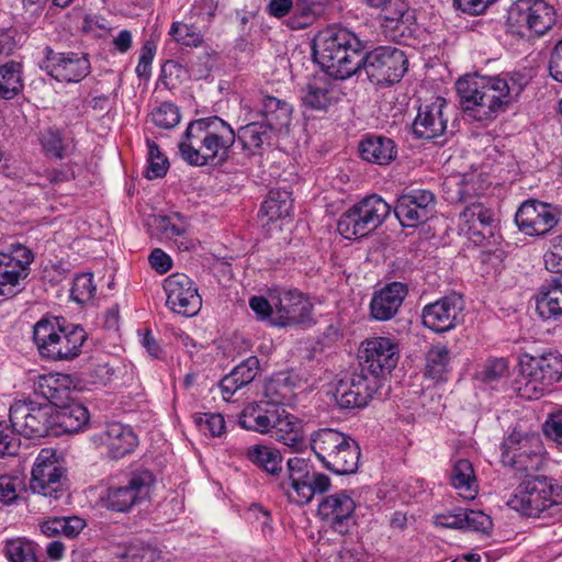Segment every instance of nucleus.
<instances>
[{"mask_svg":"<svg viewBox=\"0 0 562 562\" xmlns=\"http://www.w3.org/2000/svg\"><path fill=\"white\" fill-rule=\"evenodd\" d=\"M525 85L514 76H467L456 83L464 114L488 124L506 112L524 90Z\"/></svg>","mask_w":562,"mask_h":562,"instance_id":"nucleus-1","label":"nucleus"},{"mask_svg":"<svg viewBox=\"0 0 562 562\" xmlns=\"http://www.w3.org/2000/svg\"><path fill=\"white\" fill-rule=\"evenodd\" d=\"M236 140L232 126L218 116H209L189 123L179 151L192 166L218 165L227 160Z\"/></svg>","mask_w":562,"mask_h":562,"instance_id":"nucleus-2","label":"nucleus"},{"mask_svg":"<svg viewBox=\"0 0 562 562\" xmlns=\"http://www.w3.org/2000/svg\"><path fill=\"white\" fill-rule=\"evenodd\" d=\"M362 50V41L340 25L327 26L313 38L314 61L335 79H347L361 70Z\"/></svg>","mask_w":562,"mask_h":562,"instance_id":"nucleus-3","label":"nucleus"},{"mask_svg":"<svg viewBox=\"0 0 562 562\" xmlns=\"http://www.w3.org/2000/svg\"><path fill=\"white\" fill-rule=\"evenodd\" d=\"M557 22V12L552 4L544 0H517L507 11V33L519 38L541 37Z\"/></svg>","mask_w":562,"mask_h":562,"instance_id":"nucleus-4","label":"nucleus"},{"mask_svg":"<svg viewBox=\"0 0 562 562\" xmlns=\"http://www.w3.org/2000/svg\"><path fill=\"white\" fill-rule=\"evenodd\" d=\"M390 212L391 205L380 195H368L340 216L337 229L347 239L364 237L381 226Z\"/></svg>","mask_w":562,"mask_h":562,"instance_id":"nucleus-5","label":"nucleus"},{"mask_svg":"<svg viewBox=\"0 0 562 562\" xmlns=\"http://www.w3.org/2000/svg\"><path fill=\"white\" fill-rule=\"evenodd\" d=\"M286 467L288 479L280 483V487L291 502L306 505L316 494H323L330 488V479L314 470L307 460L293 457L288 460Z\"/></svg>","mask_w":562,"mask_h":562,"instance_id":"nucleus-6","label":"nucleus"},{"mask_svg":"<svg viewBox=\"0 0 562 562\" xmlns=\"http://www.w3.org/2000/svg\"><path fill=\"white\" fill-rule=\"evenodd\" d=\"M502 462L526 476H533L546 463L544 447L539 436L513 431L501 445Z\"/></svg>","mask_w":562,"mask_h":562,"instance_id":"nucleus-7","label":"nucleus"},{"mask_svg":"<svg viewBox=\"0 0 562 562\" xmlns=\"http://www.w3.org/2000/svg\"><path fill=\"white\" fill-rule=\"evenodd\" d=\"M361 69L373 83L390 86L398 82L408 68L405 53L393 46H379L371 52L361 53Z\"/></svg>","mask_w":562,"mask_h":562,"instance_id":"nucleus-8","label":"nucleus"},{"mask_svg":"<svg viewBox=\"0 0 562 562\" xmlns=\"http://www.w3.org/2000/svg\"><path fill=\"white\" fill-rule=\"evenodd\" d=\"M10 423L14 431L26 438L54 435V407L33 401H16L10 407Z\"/></svg>","mask_w":562,"mask_h":562,"instance_id":"nucleus-9","label":"nucleus"},{"mask_svg":"<svg viewBox=\"0 0 562 562\" xmlns=\"http://www.w3.org/2000/svg\"><path fill=\"white\" fill-rule=\"evenodd\" d=\"M508 499L507 505L528 517H541L552 510V479L544 475L527 476Z\"/></svg>","mask_w":562,"mask_h":562,"instance_id":"nucleus-10","label":"nucleus"},{"mask_svg":"<svg viewBox=\"0 0 562 562\" xmlns=\"http://www.w3.org/2000/svg\"><path fill=\"white\" fill-rule=\"evenodd\" d=\"M33 261V251L19 243L0 251V295L12 297L24 289Z\"/></svg>","mask_w":562,"mask_h":562,"instance_id":"nucleus-11","label":"nucleus"},{"mask_svg":"<svg viewBox=\"0 0 562 562\" xmlns=\"http://www.w3.org/2000/svg\"><path fill=\"white\" fill-rule=\"evenodd\" d=\"M65 471L50 450H42L32 469L30 488L49 499H59L66 494Z\"/></svg>","mask_w":562,"mask_h":562,"instance_id":"nucleus-12","label":"nucleus"},{"mask_svg":"<svg viewBox=\"0 0 562 562\" xmlns=\"http://www.w3.org/2000/svg\"><path fill=\"white\" fill-rule=\"evenodd\" d=\"M273 326L307 327L313 324L311 302L297 290H272Z\"/></svg>","mask_w":562,"mask_h":562,"instance_id":"nucleus-13","label":"nucleus"},{"mask_svg":"<svg viewBox=\"0 0 562 562\" xmlns=\"http://www.w3.org/2000/svg\"><path fill=\"white\" fill-rule=\"evenodd\" d=\"M41 68L60 82H79L90 72V61L87 54L57 53L49 46L43 49Z\"/></svg>","mask_w":562,"mask_h":562,"instance_id":"nucleus-14","label":"nucleus"},{"mask_svg":"<svg viewBox=\"0 0 562 562\" xmlns=\"http://www.w3.org/2000/svg\"><path fill=\"white\" fill-rule=\"evenodd\" d=\"M560 210L538 200L525 201L516 212L515 223L518 229L528 236H543L559 223Z\"/></svg>","mask_w":562,"mask_h":562,"instance_id":"nucleus-15","label":"nucleus"},{"mask_svg":"<svg viewBox=\"0 0 562 562\" xmlns=\"http://www.w3.org/2000/svg\"><path fill=\"white\" fill-rule=\"evenodd\" d=\"M381 385L364 373L353 372L335 383L333 396L342 409L363 408Z\"/></svg>","mask_w":562,"mask_h":562,"instance_id":"nucleus-16","label":"nucleus"},{"mask_svg":"<svg viewBox=\"0 0 562 562\" xmlns=\"http://www.w3.org/2000/svg\"><path fill=\"white\" fill-rule=\"evenodd\" d=\"M436 196L430 190L412 189L401 194L394 214L404 227H417L435 213Z\"/></svg>","mask_w":562,"mask_h":562,"instance_id":"nucleus-17","label":"nucleus"},{"mask_svg":"<svg viewBox=\"0 0 562 562\" xmlns=\"http://www.w3.org/2000/svg\"><path fill=\"white\" fill-rule=\"evenodd\" d=\"M167 306L175 313L191 317L199 313L202 299L195 283L183 273H173L164 282Z\"/></svg>","mask_w":562,"mask_h":562,"instance_id":"nucleus-18","label":"nucleus"},{"mask_svg":"<svg viewBox=\"0 0 562 562\" xmlns=\"http://www.w3.org/2000/svg\"><path fill=\"white\" fill-rule=\"evenodd\" d=\"M520 373L528 378L527 385L539 383L549 386L562 378L561 353H521L519 358Z\"/></svg>","mask_w":562,"mask_h":562,"instance_id":"nucleus-19","label":"nucleus"},{"mask_svg":"<svg viewBox=\"0 0 562 562\" xmlns=\"http://www.w3.org/2000/svg\"><path fill=\"white\" fill-rule=\"evenodd\" d=\"M464 302L460 294L452 293L427 304L422 312L423 324L436 331L443 333L457 326L460 322Z\"/></svg>","mask_w":562,"mask_h":562,"instance_id":"nucleus-20","label":"nucleus"},{"mask_svg":"<svg viewBox=\"0 0 562 562\" xmlns=\"http://www.w3.org/2000/svg\"><path fill=\"white\" fill-rule=\"evenodd\" d=\"M153 476L148 471L134 473L126 484L109 487L106 507L114 512H128L149 493Z\"/></svg>","mask_w":562,"mask_h":562,"instance_id":"nucleus-21","label":"nucleus"},{"mask_svg":"<svg viewBox=\"0 0 562 562\" xmlns=\"http://www.w3.org/2000/svg\"><path fill=\"white\" fill-rule=\"evenodd\" d=\"M91 442L95 447H104L111 459H121L134 451L138 440L130 426L110 423L91 437Z\"/></svg>","mask_w":562,"mask_h":562,"instance_id":"nucleus-22","label":"nucleus"},{"mask_svg":"<svg viewBox=\"0 0 562 562\" xmlns=\"http://www.w3.org/2000/svg\"><path fill=\"white\" fill-rule=\"evenodd\" d=\"M447 102L440 97H437L429 104L420 105L412 126L414 135L423 139H434L441 136L448 122L445 114Z\"/></svg>","mask_w":562,"mask_h":562,"instance_id":"nucleus-23","label":"nucleus"},{"mask_svg":"<svg viewBox=\"0 0 562 562\" xmlns=\"http://www.w3.org/2000/svg\"><path fill=\"white\" fill-rule=\"evenodd\" d=\"M280 401L262 400L246 406L239 414L238 424L246 430L268 434L270 427L278 420Z\"/></svg>","mask_w":562,"mask_h":562,"instance_id":"nucleus-24","label":"nucleus"},{"mask_svg":"<svg viewBox=\"0 0 562 562\" xmlns=\"http://www.w3.org/2000/svg\"><path fill=\"white\" fill-rule=\"evenodd\" d=\"M408 289L403 282H391L375 292L371 303V316L376 321H389L393 318L403 301L407 296Z\"/></svg>","mask_w":562,"mask_h":562,"instance_id":"nucleus-25","label":"nucleus"},{"mask_svg":"<svg viewBox=\"0 0 562 562\" xmlns=\"http://www.w3.org/2000/svg\"><path fill=\"white\" fill-rule=\"evenodd\" d=\"M460 218L468 227V234L474 243L481 244L487 236H492V227L496 222L493 210L482 203H469L460 213Z\"/></svg>","mask_w":562,"mask_h":562,"instance_id":"nucleus-26","label":"nucleus"},{"mask_svg":"<svg viewBox=\"0 0 562 562\" xmlns=\"http://www.w3.org/2000/svg\"><path fill=\"white\" fill-rule=\"evenodd\" d=\"M351 437L331 428L315 431L311 437V447L322 464L329 470L344 446Z\"/></svg>","mask_w":562,"mask_h":562,"instance_id":"nucleus-27","label":"nucleus"},{"mask_svg":"<svg viewBox=\"0 0 562 562\" xmlns=\"http://www.w3.org/2000/svg\"><path fill=\"white\" fill-rule=\"evenodd\" d=\"M352 491H339L327 497L318 505L319 516L328 521L334 528H339L348 520L356 509V502Z\"/></svg>","mask_w":562,"mask_h":562,"instance_id":"nucleus-28","label":"nucleus"},{"mask_svg":"<svg viewBox=\"0 0 562 562\" xmlns=\"http://www.w3.org/2000/svg\"><path fill=\"white\" fill-rule=\"evenodd\" d=\"M279 414L278 420L272 423L268 434L277 441L294 450H301L304 446V437L300 419L286 412L282 402L279 405Z\"/></svg>","mask_w":562,"mask_h":562,"instance_id":"nucleus-29","label":"nucleus"},{"mask_svg":"<svg viewBox=\"0 0 562 562\" xmlns=\"http://www.w3.org/2000/svg\"><path fill=\"white\" fill-rule=\"evenodd\" d=\"M536 310L542 319H558L562 316V274L551 277L540 286Z\"/></svg>","mask_w":562,"mask_h":562,"instance_id":"nucleus-30","label":"nucleus"},{"mask_svg":"<svg viewBox=\"0 0 562 562\" xmlns=\"http://www.w3.org/2000/svg\"><path fill=\"white\" fill-rule=\"evenodd\" d=\"M38 140L44 155L61 160L76 150V140L67 130L50 126L40 132Z\"/></svg>","mask_w":562,"mask_h":562,"instance_id":"nucleus-31","label":"nucleus"},{"mask_svg":"<svg viewBox=\"0 0 562 562\" xmlns=\"http://www.w3.org/2000/svg\"><path fill=\"white\" fill-rule=\"evenodd\" d=\"M360 157L371 164L387 166L397 157V146L392 138L370 135L359 143Z\"/></svg>","mask_w":562,"mask_h":562,"instance_id":"nucleus-32","label":"nucleus"},{"mask_svg":"<svg viewBox=\"0 0 562 562\" xmlns=\"http://www.w3.org/2000/svg\"><path fill=\"white\" fill-rule=\"evenodd\" d=\"M71 384L72 381L66 374L41 375L35 384V393L46 398L52 407L57 408L69 401Z\"/></svg>","mask_w":562,"mask_h":562,"instance_id":"nucleus-33","label":"nucleus"},{"mask_svg":"<svg viewBox=\"0 0 562 562\" xmlns=\"http://www.w3.org/2000/svg\"><path fill=\"white\" fill-rule=\"evenodd\" d=\"M90 415L80 403L63 404L54 408V436L60 432L74 434L81 430L89 422Z\"/></svg>","mask_w":562,"mask_h":562,"instance_id":"nucleus-34","label":"nucleus"},{"mask_svg":"<svg viewBox=\"0 0 562 562\" xmlns=\"http://www.w3.org/2000/svg\"><path fill=\"white\" fill-rule=\"evenodd\" d=\"M278 133L263 122H251L238 130L236 139L243 148L257 154L263 146H270Z\"/></svg>","mask_w":562,"mask_h":562,"instance_id":"nucleus-35","label":"nucleus"},{"mask_svg":"<svg viewBox=\"0 0 562 562\" xmlns=\"http://www.w3.org/2000/svg\"><path fill=\"white\" fill-rule=\"evenodd\" d=\"M359 373H364L369 380H375L381 384L397 366L398 353H363L358 356Z\"/></svg>","mask_w":562,"mask_h":562,"instance_id":"nucleus-36","label":"nucleus"},{"mask_svg":"<svg viewBox=\"0 0 562 562\" xmlns=\"http://www.w3.org/2000/svg\"><path fill=\"white\" fill-rule=\"evenodd\" d=\"M451 485L459 495L465 499L475 498L479 485L472 463L467 459H458L453 462L450 473Z\"/></svg>","mask_w":562,"mask_h":562,"instance_id":"nucleus-37","label":"nucleus"},{"mask_svg":"<svg viewBox=\"0 0 562 562\" xmlns=\"http://www.w3.org/2000/svg\"><path fill=\"white\" fill-rule=\"evenodd\" d=\"M262 121L278 134L286 130L291 123L292 108L289 103L274 97H266L260 110Z\"/></svg>","mask_w":562,"mask_h":562,"instance_id":"nucleus-38","label":"nucleus"},{"mask_svg":"<svg viewBox=\"0 0 562 562\" xmlns=\"http://www.w3.org/2000/svg\"><path fill=\"white\" fill-rule=\"evenodd\" d=\"M65 323L64 317L45 315L33 326V339L38 350L56 347L60 342Z\"/></svg>","mask_w":562,"mask_h":562,"instance_id":"nucleus-39","label":"nucleus"},{"mask_svg":"<svg viewBox=\"0 0 562 562\" xmlns=\"http://www.w3.org/2000/svg\"><path fill=\"white\" fill-rule=\"evenodd\" d=\"M246 456L251 463L272 476L282 472V456L273 447L254 445L247 449Z\"/></svg>","mask_w":562,"mask_h":562,"instance_id":"nucleus-40","label":"nucleus"},{"mask_svg":"<svg viewBox=\"0 0 562 562\" xmlns=\"http://www.w3.org/2000/svg\"><path fill=\"white\" fill-rule=\"evenodd\" d=\"M293 210L291 192L284 189H271L263 201L260 214L269 222L290 216Z\"/></svg>","mask_w":562,"mask_h":562,"instance_id":"nucleus-41","label":"nucleus"},{"mask_svg":"<svg viewBox=\"0 0 562 562\" xmlns=\"http://www.w3.org/2000/svg\"><path fill=\"white\" fill-rule=\"evenodd\" d=\"M326 0H296L285 25L291 30L306 29L315 22Z\"/></svg>","mask_w":562,"mask_h":562,"instance_id":"nucleus-42","label":"nucleus"},{"mask_svg":"<svg viewBox=\"0 0 562 562\" xmlns=\"http://www.w3.org/2000/svg\"><path fill=\"white\" fill-rule=\"evenodd\" d=\"M85 526V520L77 516L54 517L42 522L41 530L47 537L63 535L69 539H74L82 531Z\"/></svg>","mask_w":562,"mask_h":562,"instance_id":"nucleus-43","label":"nucleus"},{"mask_svg":"<svg viewBox=\"0 0 562 562\" xmlns=\"http://www.w3.org/2000/svg\"><path fill=\"white\" fill-rule=\"evenodd\" d=\"M23 89L22 65L9 61L0 66V98L11 100Z\"/></svg>","mask_w":562,"mask_h":562,"instance_id":"nucleus-44","label":"nucleus"},{"mask_svg":"<svg viewBox=\"0 0 562 562\" xmlns=\"http://www.w3.org/2000/svg\"><path fill=\"white\" fill-rule=\"evenodd\" d=\"M2 552L9 562H38L35 543L25 538L5 540Z\"/></svg>","mask_w":562,"mask_h":562,"instance_id":"nucleus-45","label":"nucleus"},{"mask_svg":"<svg viewBox=\"0 0 562 562\" xmlns=\"http://www.w3.org/2000/svg\"><path fill=\"white\" fill-rule=\"evenodd\" d=\"M360 456L359 445L353 438H350L331 463L329 471L339 475L352 474L358 470Z\"/></svg>","mask_w":562,"mask_h":562,"instance_id":"nucleus-46","label":"nucleus"},{"mask_svg":"<svg viewBox=\"0 0 562 562\" xmlns=\"http://www.w3.org/2000/svg\"><path fill=\"white\" fill-rule=\"evenodd\" d=\"M333 94L334 90L326 85L310 83L302 95V101L312 110L325 111L334 101Z\"/></svg>","mask_w":562,"mask_h":562,"instance_id":"nucleus-47","label":"nucleus"},{"mask_svg":"<svg viewBox=\"0 0 562 562\" xmlns=\"http://www.w3.org/2000/svg\"><path fill=\"white\" fill-rule=\"evenodd\" d=\"M157 229L167 239L180 237L187 233L189 227L187 218L180 213L159 215L155 218Z\"/></svg>","mask_w":562,"mask_h":562,"instance_id":"nucleus-48","label":"nucleus"},{"mask_svg":"<svg viewBox=\"0 0 562 562\" xmlns=\"http://www.w3.org/2000/svg\"><path fill=\"white\" fill-rule=\"evenodd\" d=\"M446 184L456 186V194L451 195L449 199L463 203H467L470 198L480 195L484 191L482 183L479 181V176L476 175L464 176L456 182L454 180H450Z\"/></svg>","mask_w":562,"mask_h":562,"instance_id":"nucleus-49","label":"nucleus"},{"mask_svg":"<svg viewBox=\"0 0 562 562\" xmlns=\"http://www.w3.org/2000/svg\"><path fill=\"white\" fill-rule=\"evenodd\" d=\"M146 144L148 148L146 177L148 179L162 178L168 171L169 161L154 140L147 138Z\"/></svg>","mask_w":562,"mask_h":562,"instance_id":"nucleus-50","label":"nucleus"},{"mask_svg":"<svg viewBox=\"0 0 562 562\" xmlns=\"http://www.w3.org/2000/svg\"><path fill=\"white\" fill-rule=\"evenodd\" d=\"M169 34L183 46L198 47L203 42L202 33L194 24L173 22Z\"/></svg>","mask_w":562,"mask_h":562,"instance_id":"nucleus-51","label":"nucleus"},{"mask_svg":"<svg viewBox=\"0 0 562 562\" xmlns=\"http://www.w3.org/2000/svg\"><path fill=\"white\" fill-rule=\"evenodd\" d=\"M60 335L61 340L58 344V351H61L63 349H65V351H79V348L82 347L87 339V333L85 329L75 324H63Z\"/></svg>","mask_w":562,"mask_h":562,"instance_id":"nucleus-52","label":"nucleus"},{"mask_svg":"<svg viewBox=\"0 0 562 562\" xmlns=\"http://www.w3.org/2000/svg\"><path fill=\"white\" fill-rule=\"evenodd\" d=\"M151 122L160 128H173L180 122L179 109L171 102H164L150 114Z\"/></svg>","mask_w":562,"mask_h":562,"instance_id":"nucleus-53","label":"nucleus"},{"mask_svg":"<svg viewBox=\"0 0 562 562\" xmlns=\"http://www.w3.org/2000/svg\"><path fill=\"white\" fill-rule=\"evenodd\" d=\"M194 423L203 434L212 437H220L225 431V420L218 413H198L194 415Z\"/></svg>","mask_w":562,"mask_h":562,"instance_id":"nucleus-54","label":"nucleus"},{"mask_svg":"<svg viewBox=\"0 0 562 562\" xmlns=\"http://www.w3.org/2000/svg\"><path fill=\"white\" fill-rule=\"evenodd\" d=\"M94 292L93 276L91 273H82L75 278L70 296L77 303L83 304L93 297Z\"/></svg>","mask_w":562,"mask_h":562,"instance_id":"nucleus-55","label":"nucleus"},{"mask_svg":"<svg viewBox=\"0 0 562 562\" xmlns=\"http://www.w3.org/2000/svg\"><path fill=\"white\" fill-rule=\"evenodd\" d=\"M449 353H427L425 375L435 381H442L449 371Z\"/></svg>","mask_w":562,"mask_h":562,"instance_id":"nucleus-56","label":"nucleus"},{"mask_svg":"<svg viewBox=\"0 0 562 562\" xmlns=\"http://www.w3.org/2000/svg\"><path fill=\"white\" fill-rule=\"evenodd\" d=\"M508 372V363L504 358H494L491 359L484 368L477 372V379L483 382L490 383L493 382L501 376L506 375Z\"/></svg>","mask_w":562,"mask_h":562,"instance_id":"nucleus-57","label":"nucleus"},{"mask_svg":"<svg viewBox=\"0 0 562 562\" xmlns=\"http://www.w3.org/2000/svg\"><path fill=\"white\" fill-rule=\"evenodd\" d=\"M260 362L256 356H250L232 371L238 379L239 384H249L258 374Z\"/></svg>","mask_w":562,"mask_h":562,"instance_id":"nucleus-58","label":"nucleus"},{"mask_svg":"<svg viewBox=\"0 0 562 562\" xmlns=\"http://www.w3.org/2000/svg\"><path fill=\"white\" fill-rule=\"evenodd\" d=\"M464 529L488 532L492 528L490 516L480 510H463Z\"/></svg>","mask_w":562,"mask_h":562,"instance_id":"nucleus-59","label":"nucleus"},{"mask_svg":"<svg viewBox=\"0 0 562 562\" xmlns=\"http://www.w3.org/2000/svg\"><path fill=\"white\" fill-rule=\"evenodd\" d=\"M249 306L258 318L262 321L268 319L270 324L273 325L274 303L272 302V291H270L268 299L263 296H252L249 300Z\"/></svg>","mask_w":562,"mask_h":562,"instance_id":"nucleus-60","label":"nucleus"},{"mask_svg":"<svg viewBox=\"0 0 562 562\" xmlns=\"http://www.w3.org/2000/svg\"><path fill=\"white\" fill-rule=\"evenodd\" d=\"M398 347V341L395 338L390 336H379L362 341L361 351H393Z\"/></svg>","mask_w":562,"mask_h":562,"instance_id":"nucleus-61","label":"nucleus"},{"mask_svg":"<svg viewBox=\"0 0 562 562\" xmlns=\"http://www.w3.org/2000/svg\"><path fill=\"white\" fill-rule=\"evenodd\" d=\"M562 241V236L553 239V249L544 254V266L547 270L553 273L562 274V247L558 248V244Z\"/></svg>","mask_w":562,"mask_h":562,"instance_id":"nucleus-62","label":"nucleus"},{"mask_svg":"<svg viewBox=\"0 0 562 562\" xmlns=\"http://www.w3.org/2000/svg\"><path fill=\"white\" fill-rule=\"evenodd\" d=\"M549 71L555 81L562 82V37L555 43L551 50Z\"/></svg>","mask_w":562,"mask_h":562,"instance_id":"nucleus-63","label":"nucleus"},{"mask_svg":"<svg viewBox=\"0 0 562 562\" xmlns=\"http://www.w3.org/2000/svg\"><path fill=\"white\" fill-rule=\"evenodd\" d=\"M544 431L550 438L562 445V411L550 415L544 424Z\"/></svg>","mask_w":562,"mask_h":562,"instance_id":"nucleus-64","label":"nucleus"}]
</instances>
